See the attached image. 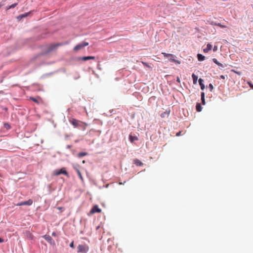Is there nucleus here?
Returning a JSON list of instances; mask_svg holds the SVG:
<instances>
[{
    "instance_id": "6",
    "label": "nucleus",
    "mask_w": 253,
    "mask_h": 253,
    "mask_svg": "<svg viewBox=\"0 0 253 253\" xmlns=\"http://www.w3.org/2000/svg\"><path fill=\"white\" fill-rule=\"evenodd\" d=\"M33 204V200L31 199H29L28 201L21 202L17 204V206H31Z\"/></svg>"
},
{
    "instance_id": "9",
    "label": "nucleus",
    "mask_w": 253,
    "mask_h": 253,
    "mask_svg": "<svg viewBox=\"0 0 253 253\" xmlns=\"http://www.w3.org/2000/svg\"><path fill=\"white\" fill-rule=\"evenodd\" d=\"M88 42L85 41H83L80 43L77 44L74 47H84V46H87Z\"/></svg>"
},
{
    "instance_id": "31",
    "label": "nucleus",
    "mask_w": 253,
    "mask_h": 253,
    "mask_svg": "<svg viewBox=\"0 0 253 253\" xmlns=\"http://www.w3.org/2000/svg\"><path fill=\"white\" fill-rule=\"evenodd\" d=\"M176 82H177L178 83H180V79L178 77H177L176 78Z\"/></svg>"
},
{
    "instance_id": "36",
    "label": "nucleus",
    "mask_w": 253,
    "mask_h": 253,
    "mask_svg": "<svg viewBox=\"0 0 253 253\" xmlns=\"http://www.w3.org/2000/svg\"><path fill=\"white\" fill-rule=\"evenodd\" d=\"M3 4L0 3V8L2 6H3Z\"/></svg>"
},
{
    "instance_id": "8",
    "label": "nucleus",
    "mask_w": 253,
    "mask_h": 253,
    "mask_svg": "<svg viewBox=\"0 0 253 253\" xmlns=\"http://www.w3.org/2000/svg\"><path fill=\"white\" fill-rule=\"evenodd\" d=\"M95 57L93 56H87L84 57H79L78 58V60L87 61L90 59H94Z\"/></svg>"
},
{
    "instance_id": "22",
    "label": "nucleus",
    "mask_w": 253,
    "mask_h": 253,
    "mask_svg": "<svg viewBox=\"0 0 253 253\" xmlns=\"http://www.w3.org/2000/svg\"><path fill=\"white\" fill-rule=\"evenodd\" d=\"M17 5V3H13L12 4H11V5L9 6L7 8V9L14 8Z\"/></svg>"
},
{
    "instance_id": "33",
    "label": "nucleus",
    "mask_w": 253,
    "mask_h": 253,
    "mask_svg": "<svg viewBox=\"0 0 253 253\" xmlns=\"http://www.w3.org/2000/svg\"><path fill=\"white\" fill-rule=\"evenodd\" d=\"M80 77V76H78L77 77H74V79L75 80H77V79H79Z\"/></svg>"
},
{
    "instance_id": "26",
    "label": "nucleus",
    "mask_w": 253,
    "mask_h": 253,
    "mask_svg": "<svg viewBox=\"0 0 253 253\" xmlns=\"http://www.w3.org/2000/svg\"><path fill=\"white\" fill-rule=\"evenodd\" d=\"M70 247L71 248H73L74 249L75 248L74 247V241H72L70 244Z\"/></svg>"
},
{
    "instance_id": "18",
    "label": "nucleus",
    "mask_w": 253,
    "mask_h": 253,
    "mask_svg": "<svg viewBox=\"0 0 253 253\" xmlns=\"http://www.w3.org/2000/svg\"><path fill=\"white\" fill-rule=\"evenodd\" d=\"M197 57L199 61H203L205 59V56L201 54H198Z\"/></svg>"
},
{
    "instance_id": "27",
    "label": "nucleus",
    "mask_w": 253,
    "mask_h": 253,
    "mask_svg": "<svg viewBox=\"0 0 253 253\" xmlns=\"http://www.w3.org/2000/svg\"><path fill=\"white\" fill-rule=\"evenodd\" d=\"M200 86H201V89L202 90H204V89L205 88V85H204V84H201Z\"/></svg>"
},
{
    "instance_id": "4",
    "label": "nucleus",
    "mask_w": 253,
    "mask_h": 253,
    "mask_svg": "<svg viewBox=\"0 0 253 253\" xmlns=\"http://www.w3.org/2000/svg\"><path fill=\"white\" fill-rule=\"evenodd\" d=\"M61 174H64L67 177H69V174L67 171L65 170V168H62L59 169H55L53 171V174L54 175L57 176Z\"/></svg>"
},
{
    "instance_id": "10",
    "label": "nucleus",
    "mask_w": 253,
    "mask_h": 253,
    "mask_svg": "<svg viewBox=\"0 0 253 253\" xmlns=\"http://www.w3.org/2000/svg\"><path fill=\"white\" fill-rule=\"evenodd\" d=\"M67 43H68L67 42H58L57 43L53 44L51 45V46L49 47H53V48L57 47L58 46H61L65 45L67 44Z\"/></svg>"
},
{
    "instance_id": "34",
    "label": "nucleus",
    "mask_w": 253,
    "mask_h": 253,
    "mask_svg": "<svg viewBox=\"0 0 253 253\" xmlns=\"http://www.w3.org/2000/svg\"><path fill=\"white\" fill-rule=\"evenodd\" d=\"M207 47H211V45L210 44H208L207 45Z\"/></svg>"
},
{
    "instance_id": "7",
    "label": "nucleus",
    "mask_w": 253,
    "mask_h": 253,
    "mask_svg": "<svg viewBox=\"0 0 253 253\" xmlns=\"http://www.w3.org/2000/svg\"><path fill=\"white\" fill-rule=\"evenodd\" d=\"M101 211V209L99 208L97 205L94 206L90 211V213L93 214L95 213H99Z\"/></svg>"
},
{
    "instance_id": "5",
    "label": "nucleus",
    "mask_w": 253,
    "mask_h": 253,
    "mask_svg": "<svg viewBox=\"0 0 253 253\" xmlns=\"http://www.w3.org/2000/svg\"><path fill=\"white\" fill-rule=\"evenodd\" d=\"M42 238H44L46 241H47L51 245L55 246V241L52 239L51 236L47 235H45L42 236Z\"/></svg>"
},
{
    "instance_id": "16",
    "label": "nucleus",
    "mask_w": 253,
    "mask_h": 253,
    "mask_svg": "<svg viewBox=\"0 0 253 253\" xmlns=\"http://www.w3.org/2000/svg\"><path fill=\"white\" fill-rule=\"evenodd\" d=\"M192 77L193 80V83L194 84H196L198 78V76L195 75L194 74H193L192 75Z\"/></svg>"
},
{
    "instance_id": "37",
    "label": "nucleus",
    "mask_w": 253,
    "mask_h": 253,
    "mask_svg": "<svg viewBox=\"0 0 253 253\" xmlns=\"http://www.w3.org/2000/svg\"><path fill=\"white\" fill-rule=\"evenodd\" d=\"M203 51L204 53H206V48H203Z\"/></svg>"
},
{
    "instance_id": "15",
    "label": "nucleus",
    "mask_w": 253,
    "mask_h": 253,
    "mask_svg": "<svg viewBox=\"0 0 253 253\" xmlns=\"http://www.w3.org/2000/svg\"><path fill=\"white\" fill-rule=\"evenodd\" d=\"M74 169H76V171H77L78 175L79 176V177H80L81 180H82L83 181V176L82 175L81 172H80V170L78 168H74Z\"/></svg>"
},
{
    "instance_id": "17",
    "label": "nucleus",
    "mask_w": 253,
    "mask_h": 253,
    "mask_svg": "<svg viewBox=\"0 0 253 253\" xmlns=\"http://www.w3.org/2000/svg\"><path fill=\"white\" fill-rule=\"evenodd\" d=\"M26 236L30 240H33L34 239V236L30 232L26 233Z\"/></svg>"
},
{
    "instance_id": "12",
    "label": "nucleus",
    "mask_w": 253,
    "mask_h": 253,
    "mask_svg": "<svg viewBox=\"0 0 253 253\" xmlns=\"http://www.w3.org/2000/svg\"><path fill=\"white\" fill-rule=\"evenodd\" d=\"M203 107H202V105L201 103H197L196 105V109L197 112H201L202 110Z\"/></svg>"
},
{
    "instance_id": "13",
    "label": "nucleus",
    "mask_w": 253,
    "mask_h": 253,
    "mask_svg": "<svg viewBox=\"0 0 253 253\" xmlns=\"http://www.w3.org/2000/svg\"><path fill=\"white\" fill-rule=\"evenodd\" d=\"M129 141L131 142H133L134 141H135V140H138V138L137 136H132L131 135H129Z\"/></svg>"
},
{
    "instance_id": "35",
    "label": "nucleus",
    "mask_w": 253,
    "mask_h": 253,
    "mask_svg": "<svg viewBox=\"0 0 253 253\" xmlns=\"http://www.w3.org/2000/svg\"><path fill=\"white\" fill-rule=\"evenodd\" d=\"M181 132L179 131L176 133V136H179L180 135Z\"/></svg>"
},
{
    "instance_id": "29",
    "label": "nucleus",
    "mask_w": 253,
    "mask_h": 253,
    "mask_svg": "<svg viewBox=\"0 0 253 253\" xmlns=\"http://www.w3.org/2000/svg\"><path fill=\"white\" fill-rule=\"evenodd\" d=\"M52 236H57V234L55 232H53L52 233Z\"/></svg>"
},
{
    "instance_id": "28",
    "label": "nucleus",
    "mask_w": 253,
    "mask_h": 253,
    "mask_svg": "<svg viewBox=\"0 0 253 253\" xmlns=\"http://www.w3.org/2000/svg\"><path fill=\"white\" fill-rule=\"evenodd\" d=\"M54 48H48V50L47 51V53H49L50 52H51L52 50H53Z\"/></svg>"
},
{
    "instance_id": "25",
    "label": "nucleus",
    "mask_w": 253,
    "mask_h": 253,
    "mask_svg": "<svg viewBox=\"0 0 253 253\" xmlns=\"http://www.w3.org/2000/svg\"><path fill=\"white\" fill-rule=\"evenodd\" d=\"M216 25L218 26L219 27H220L221 28H226V26L222 25L220 23H218V24H216Z\"/></svg>"
},
{
    "instance_id": "38",
    "label": "nucleus",
    "mask_w": 253,
    "mask_h": 253,
    "mask_svg": "<svg viewBox=\"0 0 253 253\" xmlns=\"http://www.w3.org/2000/svg\"><path fill=\"white\" fill-rule=\"evenodd\" d=\"M144 65H146V66H148V64L146 63H143Z\"/></svg>"
},
{
    "instance_id": "2",
    "label": "nucleus",
    "mask_w": 253,
    "mask_h": 253,
    "mask_svg": "<svg viewBox=\"0 0 253 253\" xmlns=\"http://www.w3.org/2000/svg\"><path fill=\"white\" fill-rule=\"evenodd\" d=\"M77 249L78 253H87L89 251V247L87 245H79Z\"/></svg>"
},
{
    "instance_id": "21",
    "label": "nucleus",
    "mask_w": 253,
    "mask_h": 253,
    "mask_svg": "<svg viewBox=\"0 0 253 253\" xmlns=\"http://www.w3.org/2000/svg\"><path fill=\"white\" fill-rule=\"evenodd\" d=\"M87 153L86 152H80L78 154V156L79 158H81L83 156H86Z\"/></svg>"
},
{
    "instance_id": "24",
    "label": "nucleus",
    "mask_w": 253,
    "mask_h": 253,
    "mask_svg": "<svg viewBox=\"0 0 253 253\" xmlns=\"http://www.w3.org/2000/svg\"><path fill=\"white\" fill-rule=\"evenodd\" d=\"M30 99H31V100H32V101H34V102H35L38 103V100H37L36 98H34V97H30Z\"/></svg>"
},
{
    "instance_id": "11",
    "label": "nucleus",
    "mask_w": 253,
    "mask_h": 253,
    "mask_svg": "<svg viewBox=\"0 0 253 253\" xmlns=\"http://www.w3.org/2000/svg\"><path fill=\"white\" fill-rule=\"evenodd\" d=\"M133 164L136 165L137 166H141L143 165V164L137 159L133 160Z\"/></svg>"
},
{
    "instance_id": "32",
    "label": "nucleus",
    "mask_w": 253,
    "mask_h": 253,
    "mask_svg": "<svg viewBox=\"0 0 253 253\" xmlns=\"http://www.w3.org/2000/svg\"><path fill=\"white\" fill-rule=\"evenodd\" d=\"M3 242L4 240L2 238H0V243H3Z\"/></svg>"
},
{
    "instance_id": "30",
    "label": "nucleus",
    "mask_w": 253,
    "mask_h": 253,
    "mask_svg": "<svg viewBox=\"0 0 253 253\" xmlns=\"http://www.w3.org/2000/svg\"><path fill=\"white\" fill-rule=\"evenodd\" d=\"M72 147V145H68L66 146V148L67 149H70Z\"/></svg>"
},
{
    "instance_id": "14",
    "label": "nucleus",
    "mask_w": 253,
    "mask_h": 253,
    "mask_svg": "<svg viewBox=\"0 0 253 253\" xmlns=\"http://www.w3.org/2000/svg\"><path fill=\"white\" fill-rule=\"evenodd\" d=\"M32 11H30L29 12H27V13H24V14H21V15H20L19 16H18L17 18L18 19H21L23 17H27V16H28L30 13H31Z\"/></svg>"
},
{
    "instance_id": "1",
    "label": "nucleus",
    "mask_w": 253,
    "mask_h": 253,
    "mask_svg": "<svg viewBox=\"0 0 253 253\" xmlns=\"http://www.w3.org/2000/svg\"><path fill=\"white\" fill-rule=\"evenodd\" d=\"M165 57H168L169 60L170 61L173 62L176 65H179L181 61L175 59L176 56L172 54L163 53Z\"/></svg>"
},
{
    "instance_id": "3",
    "label": "nucleus",
    "mask_w": 253,
    "mask_h": 253,
    "mask_svg": "<svg viewBox=\"0 0 253 253\" xmlns=\"http://www.w3.org/2000/svg\"><path fill=\"white\" fill-rule=\"evenodd\" d=\"M69 122L75 127H80L83 126V123L75 119L72 118L69 120Z\"/></svg>"
},
{
    "instance_id": "20",
    "label": "nucleus",
    "mask_w": 253,
    "mask_h": 253,
    "mask_svg": "<svg viewBox=\"0 0 253 253\" xmlns=\"http://www.w3.org/2000/svg\"><path fill=\"white\" fill-rule=\"evenodd\" d=\"M3 126L6 130H8L11 128L10 125L7 123H5L3 125Z\"/></svg>"
},
{
    "instance_id": "39",
    "label": "nucleus",
    "mask_w": 253,
    "mask_h": 253,
    "mask_svg": "<svg viewBox=\"0 0 253 253\" xmlns=\"http://www.w3.org/2000/svg\"><path fill=\"white\" fill-rule=\"evenodd\" d=\"M74 49L75 50H77L79 49L80 48H74Z\"/></svg>"
},
{
    "instance_id": "19",
    "label": "nucleus",
    "mask_w": 253,
    "mask_h": 253,
    "mask_svg": "<svg viewBox=\"0 0 253 253\" xmlns=\"http://www.w3.org/2000/svg\"><path fill=\"white\" fill-rule=\"evenodd\" d=\"M201 100L202 104L205 105V93L204 92H201Z\"/></svg>"
},
{
    "instance_id": "23",
    "label": "nucleus",
    "mask_w": 253,
    "mask_h": 253,
    "mask_svg": "<svg viewBox=\"0 0 253 253\" xmlns=\"http://www.w3.org/2000/svg\"><path fill=\"white\" fill-rule=\"evenodd\" d=\"M199 81V84L200 85H201V84H204V80L201 79V78H200L198 80Z\"/></svg>"
}]
</instances>
